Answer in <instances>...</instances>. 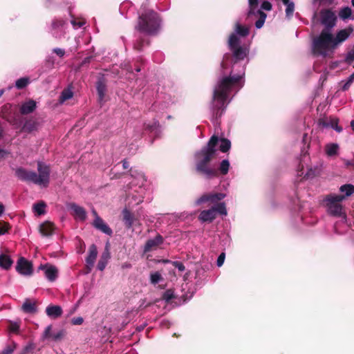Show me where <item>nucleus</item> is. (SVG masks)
Listing matches in <instances>:
<instances>
[{"label": "nucleus", "instance_id": "1", "mask_svg": "<svg viewBox=\"0 0 354 354\" xmlns=\"http://www.w3.org/2000/svg\"><path fill=\"white\" fill-rule=\"evenodd\" d=\"M249 35V28L236 21L234 32L228 39V46L232 55H223L221 73L213 91L211 103V120L216 128L220 125L219 119L225 113L233 97L244 86L245 66L249 62V45H241V37Z\"/></svg>", "mask_w": 354, "mask_h": 354}, {"label": "nucleus", "instance_id": "2", "mask_svg": "<svg viewBox=\"0 0 354 354\" xmlns=\"http://www.w3.org/2000/svg\"><path fill=\"white\" fill-rule=\"evenodd\" d=\"M220 142L221 151L227 152L231 147V142L228 139H219L212 136L206 146L194 154L196 171L206 179H211L218 176V170L210 165V161L216 152V146Z\"/></svg>", "mask_w": 354, "mask_h": 354}, {"label": "nucleus", "instance_id": "3", "mask_svg": "<svg viewBox=\"0 0 354 354\" xmlns=\"http://www.w3.org/2000/svg\"><path fill=\"white\" fill-rule=\"evenodd\" d=\"M351 32V30L342 29L334 36L331 30L323 29L313 40V53L322 57H331L336 48L349 37Z\"/></svg>", "mask_w": 354, "mask_h": 354}, {"label": "nucleus", "instance_id": "4", "mask_svg": "<svg viewBox=\"0 0 354 354\" xmlns=\"http://www.w3.org/2000/svg\"><path fill=\"white\" fill-rule=\"evenodd\" d=\"M136 28L145 35H156L161 30L162 19L156 12L151 9H147L145 6L142 5Z\"/></svg>", "mask_w": 354, "mask_h": 354}, {"label": "nucleus", "instance_id": "5", "mask_svg": "<svg viewBox=\"0 0 354 354\" xmlns=\"http://www.w3.org/2000/svg\"><path fill=\"white\" fill-rule=\"evenodd\" d=\"M37 171L39 174L35 171H28L23 167H18L15 169V173L20 180L32 183L44 187H48L50 172L49 166L42 162H38Z\"/></svg>", "mask_w": 354, "mask_h": 354}, {"label": "nucleus", "instance_id": "6", "mask_svg": "<svg viewBox=\"0 0 354 354\" xmlns=\"http://www.w3.org/2000/svg\"><path fill=\"white\" fill-rule=\"evenodd\" d=\"M272 8V3L268 0H248V17H258L255 22V27L259 29L263 27L267 15L263 12L270 11Z\"/></svg>", "mask_w": 354, "mask_h": 354}, {"label": "nucleus", "instance_id": "7", "mask_svg": "<svg viewBox=\"0 0 354 354\" xmlns=\"http://www.w3.org/2000/svg\"><path fill=\"white\" fill-rule=\"evenodd\" d=\"M342 201H344V197L339 196V194H330L326 196L324 199L328 213L330 216L340 217L344 222H346V215L343 212L342 205L340 204Z\"/></svg>", "mask_w": 354, "mask_h": 354}, {"label": "nucleus", "instance_id": "8", "mask_svg": "<svg viewBox=\"0 0 354 354\" xmlns=\"http://www.w3.org/2000/svg\"><path fill=\"white\" fill-rule=\"evenodd\" d=\"M68 22L66 19L55 17L51 22L50 33L56 39H61L66 34Z\"/></svg>", "mask_w": 354, "mask_h": 354}, {"label": "nucleus", "instance_id": "9", "mask_svg": "<svg viewBox=\"0 0 354 354\" xmlns=\"http://www.w3.org/2000/svg\"><path fill=\"white\" fill-rule=\"evenodd\" d=\"M130 176L131 180L129 182L131 188L138 187V188H145L146 177L144 173L139 169H131L130 170Z\"/></svg>", "mask_w": 354, "mask_h": 354}, {"label": "nucleus", "instance_id": "10", "mask_svg": "<svg viewBox=\"0 0 354 354\" xmlns=\"http://www.w3.org/2000/svg\"><path fill=\"white\" fill-rule=\"evenodd\" d=\"M16 270L21 275L30 276L33 272L32 264L26 258L21 257L17 261Z\"/></svg>", "mask_w": 354, "mask_h": 354}, {"label": "nucleus", "instance_id": "11", "mask_svg": "<svg viewBox=\"0 0 354 354\" xmlns=\"http://www.w3.org/2000/svg\"><path fill=\"white\" fill-rule=\"evenodd\" d=\"M336 20V15L332 10L326 9L321 12V22L325 26L324 29L330 30L335 26Z\"/></svg>", "mask_w": 354, "mask_h": 354}, {"label": "nucleus", "instance_id": "12", "mask_svg": "<svg viewBox=\"0 0 354 354\" xmlns=\"http://www.w3.org/2000/svg\"><path fill=\"white\" fill-rule=\"evenodd\" d=\"M66 207L76 220L80 221H84L86 220L87 214L83 207L80 206L75 203H68L66 204Z\"/></svg>", "mask_w": 354, "mask_h": 354}, {"label": "nucleus", "instance_id": "13", "mask_svg": "<svg viewBox=\"0 0 354 354\" xmlns=\"http://www.w3.org/2000/svg\"><path fill=\"white\" fill-rule=\"evenodd\" d=\"M226 195L223 193H209L205 194L199 197L196 201V205H199L202 203L209 202L211 203H216L223 199Z\"/></svg>", "mask_w": 354, "mask_h": 354}, {"label": "nucleus", "instance_id": "14", "mask_svg": "<svg viewBox=\"0 0 354 354\" xmlns=\"http://www.w3.org/2000/svg\"><path fill=\"white\" fill-rule=\"evenodd\" d=\"M39 270H44L45 277L50 282L55 281L58 277V270L53 265L49 263L41 264Z\"/></svg>", "mask_w": 354, "mask_h": 354}, {"label": "nucleus", "instance_id": "15", "mask_svg": "<svg viewBox=\"0 0 354 354\" xmlns=\"http://www.w3.org/2000/svg\"><path fill=\"white\" fill-rule=\"evenodd\" d=\"M163 237L160 234L156 235L154 238L147 241L144 245L143 251L145 253L156 250L163 243Z\"/></svg>", "mask_w": 354, "mask_h": 354}, {"label": "nucleus", "instance_id": "16", "mask_svg": "<svg viewBox=\"0 0 354 354\" xmlns=\"http://www.w3.org/2000/svg\"><path fill=\"white\" fill-rule=\"evenodd\" d=\"M146 188H138V190H134L133 192L131 193L128 196V199L131 201L129 203L134 205H139L144 201L145 195L146 194Z\"/></svg>", "mask_w": 354, "mask_h": 354}, {"label": "nucleus", "instance_id": "17", "mask_svg": "<svg viewBox=\"0 0 354 354\" xmlns=\"http://www.w3.org/2000/svg\"><path fill=\"white\" fill-rule=\"evenodd\" d=\"M92 225L96 230L106 235L111 236L113 234V231L111 227L103 221L101 217H97L96 219H94Z\"/></svg>", "mask_w": 354, "mask_h": 354}, {"label": "nucleus", "instance_id": "18", "mask_svg": "<svg viewBox=\"0 0 354 354\" xmlns=\"http://www.w3.org/2000/svg\"><path fill=\"white\" fill-rule=\"evenodd\" d=\"M144 126L145 129L155 138H158L161 133V127L156 120L145 123Z\"/></svg>", "mask_w": 354, "mask_h": 354}, {"label": "nucleus", "instance_id": "19", "mask_svg": "<svg viewBox=\"0 0 354 354\" xmlns=\"http://www.w3.org/2000/svg\"><path fill=\"white\" fill-rule=\"evenodd\" d=\"M36 108V102L33 100H28L21 104L19 111L22 115H28L35 111Z\"/></svg>", "mask_w": 354, "mask_h": 354}, {"label": "nucleus", "instance_id": "20", "mask_svg": "<svg viewBox=\"0 0 354 354\" xmlns=\"http://www.w3.org/2000/svg\"><path fill=\"white\" fill-rule=\"evenodd\" d=\"M97 255V249L95 244H92L88 250V255L86 258L87 267L91 269L93 267L96 257Z\"/></svg>", "mask_w": 354, "mask_h": 354}, {"label": "nucleus", "instance_id": "21", "mask_svg": "<svg viewBox=\"0 0 354 354\" xmlns=\"http://www.w3.org/2000/svg\"><path fill=\"white\" fill-rule=\"evenodd\" d=\"M110 257L111 254L109 250V243H106L105 250L102 252L98 261L97 268L100 271H103L105 269Z\"/></svg>", "mask_w": 354, "mask_h": 354}, {"label": "nucleus", "instance_id": "22", "mask_svg": "<svg viewBox=\"0 0 354 354\" xmlns=\"http://www.w3.org/2000/svg\"><path fill=\"white\" fill-rule=\"evenodd\" d=\"M63 310L60 306L48 305L46 308V315L51 319H57L62 315Z\"/></svg>", "mask_w": 354, "mask_h": 354}, {"label": "nucleus", "instance_id": "23", "mask_svg": "<svg viewBox=\"0 0 354 354\" xmlns=\"http://www.w3.org/2000/svg\"><path fill=\"white\" fill-rule=\"evenodd\" d=\"M216 218L214 209L213 207L210 209L203 210L201 212L198 219L203 223L212 222Z\"/></svg>", "mask_w": 354, "mask_h": 354}, {"label": "nucleus", "instance_id": "24", "mask_svg": "<svg viewBox=\"0 0 354 354\" xmlns=\"http://www.w3.org/2000/svg\"><path fill=\"white\" fill-rule=\"evenodd\" d=\"M39 124L37 120L30 119L24 122L21 130L27 133H31L38 129Z\"/></svg>", "mask_w": 354, "mask_h": 354}, {"label": "nucleus", "instance_id": "25", "mask_svg": "<svg viewBox=\"0 0 354 354\" xmlns=\"http://www.w3.org/2000/svg\"><path fill=\"white\" fill-rule=\"evenodd\" d=\"M122 215L123 221L124 223L125 227L127 229H131L133 227V222L135 220L133 214L127 208H125L122 211Z\"/></svg>", "mask_w": 354, "mask_h": 354}, {"label": "nucleus", "instance_id": "26", "mask_svg": "<svg viewBox=\"0 0 354 354\" xmlns=\"http://www.w3.org/2000/svg\"><path fill=\"white\" fill-rule=\"evenodd\" d=\"M13 263V261L11 257L6 254L1 253L0 254V268L8 270H9Z\"/></svg>", "mask_w": 354, "mask_h": 354}, {"label": "nucleus", "instance_id": "27", "mask_svg": "<svg viewBox=\"0 0 354 354\" xmlns=\"http://www.w3.org/2000/svg\"><path fill=\"white\" fill-rule=\"evenodd\" d=\"M53 225L49 222H45L39 225V232L43 236H50L53 234Z\"/></svg>", "mask_w": 354, "mask_h": 354}, {"label": "nucleus", "instance_id": "28", "mask_svg": "<svg viewBox=\"0 0 354 354\" xmlns=\"http://www.w3.org/2000/svg\"><path fill=\"white\" fill-rule=\"evenodd\" d=\"M96 88L98 95V101L100 104H102L106 91V84L104 83L103 81L99 80L97 82Z\"/></svg>", "mask_w": 354, "mask_h": 354}, {"label": "nucleus", "instance_id": "29", "mask_svg": "<svg viewBox=\"0 0 354 354\" xmlns=\"http://www.w3.org/2000/svg\"><path fill=\"white\" fill-rule=\"evenodd\" d=\"M21 308L26 313H35L37 311L35 303L28 299L24 301Z\"/></svg>", "mask_w": 354, "mask_h": 354}, {"label": "nucleus", "instance_id": "30", "mask_svg": "<svg viewBox=\"0 0 354 354\" xmlns=\"http://www.w3.org/2000/svg\"><path fill=\"white\" fill-rule=\"evenodd\" d=\"M339 192L344 194L339 195V196H343L344 200L346 197L351 196L354 193V185L352 184L343 185L339 187Z\"/></svg>", "mask_w": 354, "mask_h": 354}, {"label": "nucleus", "instance_id": "31", "mask_svg": "<svg viewBox=\"0 0 354 354\" xmlns=\"http://www.w3.org/2000/svg\"><path fill=\"white\" fill-rule=\"evenodd\" d=\"M339 145L337 143H328L325 147V152L328 156H334L338 153Z\"/></svg>", "mask_w": 354, "mask_h": 354}, {"label": "nucleus", "instance_id": "32", "mask_svg": "<svg viewBox=\"0 0 354 354\" xmlns=\"http://www.w3.org/2000/svg\"><path fill=\"white\" fill-rule=\"evenodd\" d=\"M304 167H302L301 169L298 171V175L302 176L304 175V178L308 179V178H313L315 177L317 173L318 168L317 167H310L307 168V171L304 172Z\"/></svg>", "mask_w": 354, "mask_h": 354}, {"label": "nucleus", "instance_id": "33", "mask_svg": "<svg viewBox=\"0 0 354 354\" xmlns=\"http://www.w3.org/2000/svg\"><path fill=\"white\" fill-rule=\"evenodd\" d=\"M283 3L286 6V17L288 19L292 18L295 11V3L292 1L283 0Z\"/></svg>", "mask_w": 354, "mask_h": 354}, {"label": "nucleus", "instance_id": "34", "mask_svg": "<svg viewBox=\"0 0 354 354\" xmlns=\"http://www.w3.org/2000/svg\"><path fill=\"white\" fill-rule=\"evenodd\" d=\"M322 126L326 128H331L334 129L335 131L340 133L342 131L343 129L338 125L337 119L331 120L330 122H324L322 123Z\"/></svg>", "mask_w": 354, "mask_h": 354}, {"label": "nucleus", "instance_id": "35", "mask_svg": "<svg viewBox=\"0 0 354 354\" xmlns=\"http://www.w3.org/2000/svg\"><path fill=\"white\" fill-rule=\"evenodd\" d=\"M73 96V92L71 88L68 87L64 89L59 96V102L60 103H64L65 101L71 99Z\"/></svg>", "mask_w": 354, "mask_h": 354}, {"label": "nucleus", "instance_id": "36", "mask_svg": "<svg viewBox=\"0 0 354 354\" xmlns=\"http://www.w3.org/2000/svg\"><path fill=\"white\" fill-rule=\"evenodd\" d=\"M46 207V203L44 201H40L39 203H35L33 205L32 209L35 213L39 216H41L45 214Z\"/></svg>", "mask_w": 354, "mask_h": 354}, {"label": "nucleus", "instance_id": "37", "mask_svg": "<svg viewBox=\"0 0 354 354\" xmlns=\"http://www.w3.org/2000/svg\"><path fill=\"white\" fill-rule=\"evenodd\" d=\"M214 209L215 215L216 216L217 214H220L221 215L226 216L227 212L225 207V203H219L216 204V205L212 207Z\"/></svg>", "mask_w": 354, "mask_h": 354}, {"label": "nucleus", "instance_id": "38", "mask_svg": "<svg viewBox=\"0 0 354 354\" xmlns=\"http://www.w3.org/2000/svg\"><path fill=\"white\" fill-rule=\"evenodd\" d=\"M230 164L227 159L223 160L219 165L218 171L222 175H226L230 169Z\"/></svg>", "mask_w": 354, "mask_h": 354}, {"label": "nucleus", "instance_id": "39", "mask_svg": "<svg viewBox=\"0 0 354 354\" xmlns=\"http://www.w3.org/2000/svg\"><path fill=\"white\" fill-rule=\"evenodd\" d=\"M29 83L30 80L28 77H21L15 82V87L17 89H23L26 87Z\"/></svg>", "mask_w": 354, "mask_h": 354}, {"label": "nucleus", "instance_id": "40", "mask_svg": "<svg viewBox=\"0 0 354 354\" xmlns=\"http://www.w3.org/2000/svg\"><path fill=\"white\" fill-rule=\"evenodd\" d=\"M149 279L151 283L156 285L162 280V277L159 272H153L150 273Z\"/></svg>", "mask_w": 354, "mask_h": 354}, {"label": "nucleus", "instance_id": "41", "mask_svg": "<svg viewBox=\"0 0 354 354\" xmlns=\"http://www.w3.org/2000/svg\"><path fill=\"white\" fill-rule=\"evenodd\" d=\"M352 13V10L349 7H344L340 10L339 12V17L342 19H348Z\"/></svg>", "mask_w": 354, "mask_h": 354}, {"label": "nucleus", "instance_id": "42", "mask_svg": "<svg viewBox=\"0 0 354 354\" xmlns=\"http://www.w3.org/2000/svg\"><path fill=\"white\" fill-rule=\"evenodd\" d=\"M149 41L147 39H139L134 44V48L140 51L145 45H149Z\"/></svg>", "mask_w": 354, "mask_h": 354}, {"label": "nucleus", "instance_id": "43", "mask_svg": "<svg viewBox=\"0 0 354 354\" xmlns=\"http://www.w3.org/2000/svg\"><path fill=\"white\" fill-rule=\"evenodd\" d=\"M9 330L11 333L18 334L20 330V322L10 321Z\"/></svg>", "mask_w": 354, "mask_h": 354}, {"label": "nucleus", "instance_id": "44", "mask_svg": "<svg viewBox=\"0 0 354 354\" xmlns=\"http://www.w3.org/2000/svg\"><path fill=\"white\" fill-rule=\"evenodd\" d=\"M17 344L12 342L10 345H7L3 351H0V354H12L15 350Z\"/></svg>", "mask_w": 354, "mask_h": 354}, {"label": "nucleus", "instance_id": "45", "mask_svg": "<svg viewBox=\"0 0 354 354\" xmlns=\"http://www.w3.org/2000/svg\"><path fill=\"white\" fill-rule=\"evenodd\" d=\"M174 297V291L171 289L167 290L162 295V299L166 302H169Z\"/></svg>", "mask_w": 354, "mask_h": 354}, {"label": "nucleus", "instance_id": "46", "mask_svg": "<svg viewBox=\"0 0 354 354\" xmlns=\"http://www.w3.org/2000/svg\"><path fill=\"white\" fill-rule=\"evenodd\" d=\"M353 82H354V72L348 77L346 82L342 86V90L343 91L348 90Z\"/></svg>", "mask_w": 354, "mask_h": 354}, {"label": "nucleus", "instance_id": "47", "mask_svg": "<svg viewBox=\"0 0 354 354\" xmlns=\"http://www.w3.org/2000/svg\"><path fill=\"white\" fill-rule=\"evenodd\" d=\"M51 328H52V327H51V326H50V325L48 326L45 328V330H44V333H43V335H42V338H43L44 339H48V338H50V337H52V334H53V333H51Z\"/></svg>", "mask_w": 354, "mask_h": 354}, {"label": "nucleus", "instance_id": "48", "mask_svg": "<svg viewBox=\"0 0 354 354\" xmlns=\"http://www.w3.org/2000/svg\"><path fill=\"white\" fill-rule=\"evenodd\" d=\"M346 62L351 64L354 61V50L348 51L345 56Z\"/></svg>", "mask_w": 354, "mask_h": 354}, {"label": "nucleus", "instance_id": "49", "mask_svg": "<svg viewBox=\"0 0 354 354\" xmlns=\"http://www.w3.org/2000/svg\"><path fill=\"white\" fill-rule=\"evenodd\" d=\"M225 259V253L221 252L219 256L218 257L217 261H216V265L218 267H221L223 265L224 261Z\"/></svg>", "mask_w": 354, "mask_h": 354}, {"label": "nucleus", "instance_id": "50", "mask_svg": "<svg viewBox=\"0 0 354 354\" xmlns=\"http://www.w3.org/2000/svg\"><path fill=\"white\" fill-rule=\"evenodd\" d=\"M71 23L73 28L75 30L82 28L85 24V22L83 21H76V20H75V19H72Z\"/></svg>", "mask_w": 354, "mask_h": 354}, {"label": "nucleus", "instance_id": "51", "mask_svg": "<svg viewBox=\"0 0 354 354\" xmlns=\"http://www.w3.org/2000/svg\"><path fill=\"white\" fill-rule=\"evenodd\" d=\"M172 265L180 272H183L185 270L184 264L180 261H173Z\"/></svg>", "mask_w": 354, "mask_h": 354}, {"label": "nucleus", "instance_id": "52", "mask_svg": "<svg viewBox=\"0 0 354 354\" xmlns=\"http://www.w3.org/2000/svg\"><path fill=\"white\" fill-rule=\"evenodd\" d=\"M64 335V331L61 330L57 333L52 334V339L54 340H58L61 339Z\"/></svg>", "mask_w": 354, "mask_h": 354}, {"label": "nucleus", "instance_id": "53", "mask_svg": "<svg viewBox=\"0 0 354 354\" xmlns=\"http://www.w3.org/2000/svg\"><path fill=\"white\" fill-rule=\"evenodd\" d=\"M53 52L55 53L59 57H63L65 55V50L60 48H55L53 49Z\"/></svg>", "mask_w": 354, "mask_h": 354}, {"label": "nucleus", "instance_id": "54", "mask_svg": "<svg viewBox=\"0 0 354 354\" xmlns=\"http://www.w3.org/2000/svg\"><path fill=\"white\" fill-rule=\"evenodd\" d=\"M84 322V319L82 317H73L71 319V324L73 325H81Z\"/></svg>", "mask_w": 354, "mask_h": 354}, {"label": "nucleus", "instance_id": "55", "mask_svg": "<svg viewBox=\"0 0 354 354\" xmlns=\"http://www.w3.org/2000/svg\"><path fill=\"white\" fill-rule=\"evenodd\" d=\"M8 227H6V226H0V236L1 235H4L5 234H6L8 232Z\"/></svg>", "mask_w": 354, "mask_h": 354}, {"label": "nucleus", "instance_id": "56", "mask_svg": "<svg viewBox=\"0 0 354 354\" xmlns=\"http://www.w3.org/2000/svg\"><path fill=\"white\" fill-rule=\"evenodd\" d=\"M7 154H8V151L0 148V159L4 158Z\"/></svg>", "mask_w": 354, "mask_h": 354}, {"label": "nucleus", "instance_id": "57", "mask_svg": "<svg viewBox=\"0 0 354 354\" xmlns=\"http://www.w3.org/2000/svg\"><path fill=\"white\" fill-rule=\"evenodd\" d=\"M131 266H131V264L130 263H129V262H126V263H123V264L122 265V269H129V268H131Z\"/></svg>", "mask_w": 354, "mask_h": 354}, {"label": "nucleus", "instance_id": "58", "mask_svg": "<svg viewBox=\"0 0 354 354\" xmlns=\"http://www.w3.org/2000/svg\"><path fill=\"white\" fill-rule=\"evenodd\" d=\"M345 165L347 166V167H350V166H353L354 167V160H346L345 162Z\"/></svg>", "mask_w": 354, "mask_h": 354}, {"label": "nucleus", "instance_id": "59", "mask_svg": "<svg viewBox=\"0 0 354 354\" xmlns=\"http://www.w3.org/2000/svg\"><path fill=\"white\" fill-rule=\"evenodd\" d=\"M125 70L130 73H133V68L129 65H125Z\"/></svg>", "mask_w": 354, "mask_h": 354}, {"label": "nucleus", "instance_id": "60", "mask_svg": "<svg viewBox=\"0 0 354 354\" xmlns=\"http://www.w3.org/2000/svg\"><path fill=\"white\" fill-rule=\"evenodd\" d=\"M5 211V207L4 205L0 203V216H2V214H3Z\"/></svg>", "mask_w": 354, "mask_h": 354}, {"label": "nucleus", "instance_id": "61", "mask_svg": "<svg viewBox=\"0 0 354 354\" xmlns=\"http://www.w3.org/2000/svg\"><path fill=\"white\" fill-rule=\"evenodd\" d=\"M122 167L124 169H127L129 167V162L126 160L122 161Z\"/></svg>", "mask_w": 354, "mask_h": 354}, {"label": "nucleus", "instance_id": "62", "mask_svg": "<svg viewBox=\"0 0 354 354\" xmlns=\"http://www.w3.org/2000/svg\"><path fill=\"white\" fill-rule=\"evenodd\" d=\"M92 213L95 217L94 219H96L97 217H100L94 209H92Z\"/></svg>", "mask_w": 354, "mask_h": 354}, {"label": "nucleus", "instance_id": "63", "mask_svg": "<svg viewBox=\"0 0 354 354\" xmlns=\"http://www.w3.org/2000/svg\"><path fill=\"white\" fill-rule=\"evenodd\" d=\"M126 6V3H122L121 6H120V12H122V10ZM122 14V12H121Z\"/></svg>", "mask_w": 354, "mask_h": 354}, {"label": "nucleus", "instance_id": "64", "mask_svg": "<svg viewBox=\"0 0 354 354\" xmlns=\"http://www.w3.org/2000/svg\"><path fill=\"white\" fill-rule=\"evenodd\" d=\"M351 127L352 129L354 131V120H352L351 122Z\"/></svg>", "mask_w": 354, "mask_h": 354}]
</instances>
